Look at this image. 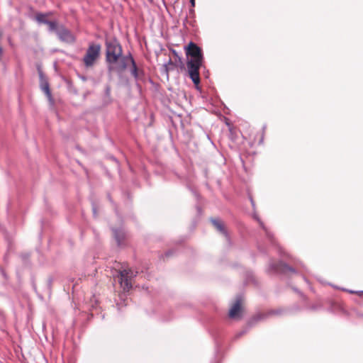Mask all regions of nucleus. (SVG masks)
<instances>
[{
  "label": "nucleus",
  "mask_w": 363,
  "mask_h": 363,
  "mask_svg": "<svg viewBox=\"0 0 363 363\" xmlns=\"http://www.w3.org/2000/svg\"><path fill=\"white\" fill-rule=\"evenodd\" d=\"M106 61L109 72H123L127 67V62L132 61V56L123 55V49L116 40L106 42Z\"/></svg>",
  "instance_id": "nucleus-1"
},
{
  "label": "nucleus",
  "mask_w": 363,
  "mask_h": 363,
  "mask_svg": "<svg viewBox=\"0 0 363 363\" xmlns=\"http://www.w3.org/2000/svg\"><path fill=\"white\" fill-rule=\"evenodd\" d=\"M186 56H190L186 65L190 78L197 86L200 83L199 69L202 65L203 56L201 49L194 43L190 42L185 48Z\"/></svg>",
  "instance_id": "nucleus-2"
},
{
  "label": "nucleus",
  "mask_w": 363,
  "mask_h": 363,
  "mask_svg": "<svg viewBox=\"0 0 363 363\" xmlns=\"http://www.w3.org/2000/svg\"><path fill=\"white\" fill-rule=\"evenodd\" d=\"M101 53V45L91 43L89 45L83 57V62L86 67H91L99 58Z\"/></svg>",
  "instance_id": "nucleus-3"
},
{
  "label": "nucleus",
  "mask_w": 363,
  "mask_h": 363,
  "mask_svg": "<svg viewBox=\"0 0 363 363\" xmlns=\"http://www.w3.org/2000/svg\"><path fill=\"white\" fill-rule=\"evenodd\" d=\"M133 276L134 273L130 269L120 271V284L124 291H129L131 289V278Z\"/></svg>",
  "instance_id": "nucleus-4"
},
{
  "label": "nucleus",
  "mask_w": 363,
  "mask_h": 363,
  "mask_svg": "<svg viewBox=\"0 0 363 363\" xmlns=\"http://www.w3.org/2000/svg\"><path fill=\"white\" fill-rule=\"evenodd\" d=\"M57 35L61 40L66 43H72L75 41V38L72 33L64 27H60L57 30Z\"/></svg>",
  "instance_id": "nucleus-5"
},
{
  "label": "nucleus",
  "mask_w": 363,
  "mask_h": 363,
  "mask_svg": "<svg viewBox=\"0 0 363 363\" xmlns=\"http://www.w3.org/2000/svg\"><path fill=\"white\" fill-rule=\"evenodd\" d=\"M241 311V301L237 299L235 303L232 306L229 311L228 315L230 318L235 319L239 318L240 316Z\"/></svg>",
  "instance_id": "nucleus-6"
},
{
  "label": "nucleus",
  "mask_w": 363,
  "mask_h": 363,
  "mask_svg": "<svg viewBox=\"0 0 363 363\" xmlns=\"http://www.w3.org/2000/svg\"><path fill=\"white\" fill-rule=\"evenodd\" d=\"M211 220L212 224L216 228L217 230H218L220 233L223 234L226 233L225 227L223 221L218 218H212Z\"/></svg>",
  "instance_id": "nucleus-7"
},
{
  "label": "nucleus",
  "mask_w": 363,
  "mask_h": 363,
  "mask_svg": "<svg viewBox=\"0 0 363 363\" xmlns=\"http://www.w3.org/2000/svg\"><path fill=\"white\" fill-rule=\"evenodd\" d=\"M50 15L51 13H38L35 16V19L38 23L45 24L48 21V18Z\"/></svg>",
  "instance_id": "nucleus-8"
},
{
  "label": "nucleus",
  "mask_w": 363,
  "mask_h": 363,
  "mask_svg": "<svg viewBox=\"0 0 363 363\" xmlns=\"http://www.w3.org/2000/svg\"><path fill=\"white\" fill-rule=\"evenodd\" d=\"M175 67L176 65L171 60H169V62L164 65V69L167 76L169 72L173 70Z\"/></svg>",
  "instance_id": "nucleus-9"
},
{
  "label": "nucleus",
  "mask_w": 363,
  "mask_h": 363,
  "mask_svg": "<svg viewBox=\"0 0 363 363\" xmlns=\"http://www.w3.org/2000/svg\"><path fill=\"white\" fill-rule=\"evenodd\" d=\"M130 64L132 65V70H131L132 74L135 77H138V68H137V66H136L135 62L134 61V59L133 57H132V61H128L127 62V67Z\"/></svg>",
  "instance_id": "nucleus-10"
},
{
  "label": "nucleus",
  "mask_w": 363,
  "mask_h": 363,
  "mask_svg": "<svg viewBox=\"0 0 363 363\" xmlns=\"http://www.w3.org/2000/svg\"><path fill=\"white\" fill-rule=\"evenodd\" d=\"M45 24L48 26L49 30L50 31L57 30V23L56 21H50L48 20Z\"/></svg>",
  "instance_id": "nucleus-11"
},
{
  "label": "nucleus",
  "mask_w": 363,
  "mask_h": 363,
  "mask_svg": "<svg viewBox=\"0 0 363 363\" xmlns=\"http://www.w3.org/2000/svg\"><path fill=\"white\" fill-rule=\"evenodd\" d=\"M281 267H282L281 270L284 272H294V270L291 267H289L286 264H282Z\"/></svg>",
  "instance_id": "nucleus-12"
},
{
  "label": "nucleus",
  "mask_w": 363,
  "mask_h": 363,
  "mask_svg": "<svg viewBox=\"0 0 363 363\" xmlns=\"http://www.w3.org/2000/svg\"><path fill=\"white\" fill-rule=\"evenodd\" d=\"M43 90L45 91V93L50 97V89H49V86L48 84H46L45 86H43Z\"/></svg>",
  "instance_id": "nucleus-13"
},
{
  "label": "nucleus",
  "mask_w": 363,
  "mask_h": 363,
  "mask_svg": "<svg viewBox=\"0 0 363 363\" xmlns=\"http://www.w3.org/2000/svg\"><path fill=\"white\" fill-rule=\"evenodd\" d=\"M348 291L350 294H357L359 296H362L363 295V291H355L350 290Z\"/></svg>",
  "instance_id": "nucleus-14"
},
{
  "label": "nucleus",
  "mask_w": 363,
  "mask_h": 363,
  "mask_svg": "<svg viewBox=\"0 0 363 363\" xmlns=\"http://www.w3.org/2000/svg\"><path fill=\"white\" fill-rule=\"evenodd\" d=\"M115 236H116V239L118 240V243H120V242H121V240H120V238H119V236H118V235H117V233H116V232L115 233Z\"/></svg>",
  "instance_id": "nucleus-15"
},
{
  "label": "nucleus",
  "mask_w": 363,
  "mask_h": 363,
  "mask_svg": "<svg viewBox=\"0 0 363 363\" xmlns=\"http://www.w3.org/2000/svg\"><path fill=\"white\" fill-rule=\"evenodd\" d=\"M191 6L194 7L195 6V0H190Z\"/></svg>",
  "instance_id": "nucleus-16"
},
{
  "label": "nucleus",
  "mask_w": 363,
  "mask_h": 363,
  "mask_svg": "<svg viewBox=\"0 0 363 363\" xmlns=\"http://www.w3.org/2000/svg\"><path fill=\"white\" fill-rule=\"evenodd\" d=\"M142 1H143V2L144 4H147V2H150V3H152V0H142Z\"/></svg>",
  "instance_id": "nucleus-17"
}]
</instances>
